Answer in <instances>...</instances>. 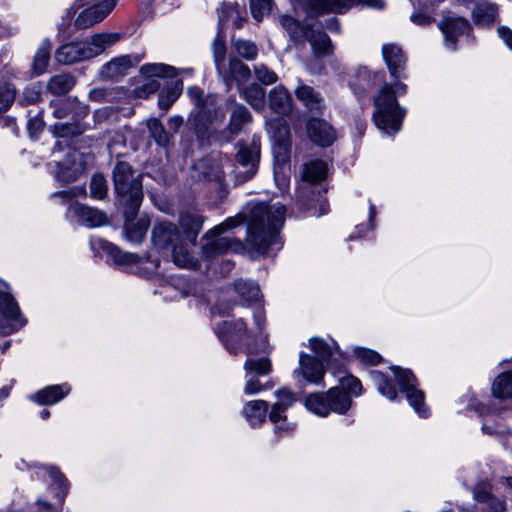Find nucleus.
Wrapping results in <instances>:
<instances>
[{"instance_id":"nucleus-53","label":"nucleus","mask_w":512,"mask_h":512,"mask_svg":"<svg viewBox=\"0 0 512 512\" xmlns=\"http://www.w3.org/2000/svg\"><path fill=\"white\" fill-rule=\"evenodd\" d=\"M213 60L218 72L226 64L227 47L223 37L217 36L212 42Z\"/></svg>"},{"instance_id":"nucleus-51","label":"nucleus","mask_w":512,"mask_h":512,"mask_svg":"<svg viewBox=\"0 0 512 512\" xmlns=\"http://www.w3.org/2000/svg\"><path fill=\"white\" fill-rule=\"evenodd\" d=\"M42 91L38 83L26 86L19 95L18 104L28 106L38 103L41 100Z\"/></svg>"},{"instance_id":"nucleus-56","label":"nucleus","mask_w":512,"mask_h":512,"mask_svg":"<svg viewBox=\"0 0 512 512\" xmlns=\"http://www.w3.org/2000/svg\"><path fill=\"white\" fill-rule=\"evenodd\" d=\"M160 88V82L156 78L144 77L143 82L135 87V94L139 98H147Z\"/></svg>"},{"instance_id":"nucleus-32","label":"nucleus","mask_w":512,"mask_h":512,"mask_svg":"<svg viewBox=\"0 0 512 512\" xmlns=\"http://www.w3.org/2000/svg\"><path fill=\"white\" fill-rule=\"evenodd\" d=\"M306 40L310 43L316 57H323L332 53L333 45L330 37L325 32L311 29Z\"/></svg>"},{"instance_id":"nucleus-59","label":"nucleus","mask_w":512,"mask_h":512,"mask_svg":"<svg viewBox=\"0 0 512 512\" xmlns=\"http://www.w3.org/2000/svg\"><path fill=\"white\" fill-rule=\"evenodd\" d=\"M474 498L479 503H483L486 505V509L491 508L492 500H499L496 497H493L490 494L488 486L486 484H478L473 490Z\"/></svg>"},{"instance_id":"nucleus-19","label":"nucleus","mask_w":512,"mask_h":512,"mask_svg":"<svg viewBox=\"0 0 512 512\" xmlns=\"http://www.w3.org/2000/svg\"><path fill=\"white\" fill-rule=\"evenodd\" d=\"M306 131L309 139L321 147H329L336 140L334 128L323 119H309L306 124Z\"/></svg>"},{"instance_id":"nucleus-28","label":"nucleus","mask_w":512,"mask_h":512,"mask_svg":"<svg viewBox=\"0 0 512 512\" xmlns=\"http://www.w3.org/2000/svg\"><path fill=\"white\" fill-rule=\"evenodd\" d=\"M225 105H218L217 97L207 95L202 105V110L198 112L197 118H206L210 124H222L225 120Z\"/></svg>"},{"instance_id":"nucleus-24","label":"nucleus","mask_w":512,"mask_h":512,"mask_svg":"<svg viewBox=\"0 0 512 512\" xmlns=\"http://www.w3.org/2000/svg\"><path fill=\"white\" fill-rule=\"evenodd\" d=\"M277 401L272 405L269 419L272 423L278 425L280 421H285V411L294 404L296 401L295 395L292 391L287 388L280 389L275 392ZM277 429H281V426H276Z\"/></svg>"},{"instance_id":"nucleus-45","label":"nucleus","mask_w":512,"mask_h":512,"mask_svg":"<svg viewBox=\"0 0 512 512\" xmlns=\"http://www.w3.org/2000/svg\"><path fill=\"white\" fill-rule=\"evenodd\" d=\"M244 370L248 374L256 376L268 375L272 370V363L268 357L248 358L244 364Z\"/></svg>"},{"instance_id":"nucleus-48","label":"nucleus","mask_w":512,"mask_h":512,"mask_svg":"<svg viewBox=\"0 0 512 512\" xmlns=\"http://www.w3.org/2000/svg\"><path fill=\"white\" fill-rule=\"evenodd\" d=\"M140 73L143 77H174L176 75V70L174 67L162 64H145L140 68Z\"/></svg>"},{"instance_id":"nucleus-40","label":"nucleus","mask_w":512,"mask_h":512,"mask_svg":"<svg viewBox=\"0 0 512 512\" xmlns=\"http://www.w3.org/2000/svg\"><path fill=\"white\" fill-rule=\"evenodd\" d=\"M310 348L323 364L324 362L330 363L335 352L338 351V346L335 343L330 345L322 338L310 339Z\"/></svg>"},{"instance_id":"nucleus-35","label":"nucleus","mask_w":512,"mask_h":512,"mask_svg":"<svg viewBox=\"0 0 512 512\" xmlns=\"http://www.w3.org/2000/svg\"><path fill=\"white\" fill-rule=\"evenodd\" d=\"M186 240H182L173 249L170 250L173 262L181 268L187 269H198L200 262L197 258L192 256L189 250L186 248Z\"/></svg>"},{"instance_id":"nucleus-39","label":"nucleus","mask_w":512,"mask_h":512,"mask_svg":"<svg viewBox=\"0 0 512 512\" xmlns=\"http://www.w3.org/2000/svg\"><path fill=\"white\" fill-rule=\"evenodd\" d=\"M492 394L499 399L512 398V371L500 374L492 384Z\"/></svg>"},{"instance_id":"nucleus-18","label":"nucleus","mask_w":512,"mask_h":512,"mask_svg":"<svg viewBox=\"0 0 512 512\" xmlns=\"http://www.w3.org/2000/svg\"><path fill=\"white\" fill-rule=\"evenodd\" d=\"M382 55L393 80L407 78L405 72L407 58L400 46L385 44L382 47Z\"/></svg>"},{"instance_id":"nucleus-9","label":"nucleus","mask_w":512,"mask_h":512,"mask_svg":"<svg viewBox=\"0 0 512 512\" xmlns=\"http://www.w3.org/2000/svg\"><path fill=\"white\" fill-rule=\"evenodd\" d=\"M225 109L230 115L229 123L220 132L219 137L221 140L229 143L240 134L245 125L252 121V115L244 105L237 103L233 97H229L225 101Z\"/></svg>"},{"instance_id":"nucleus-55","label":"nucleus","mask_w":512,"mask_h":512,"mask_svg":"<svg viewBox=\"0 0 512 512\" xmlns=\"http://www.w3.org/2000/svg\"><path fill=\"white\" fill-rule=\"evenodd\" d=\"M78 177L77 170L67 164V162H57L55 179L62 183H71Z\"/></svg>"},{"instance_id":"nucleus-20","label":"nucleus","mask_w":512,"mask_h":512,"mask_svg":"<svg viewBox=\"0 0 512 512\" xmlns=\"http://www.w3.org/2000/svg\"><path fill=\"white\" fill-rule=\"evenodd\" d=\"M115 5V0H104L102 3L83 10L75 20V27L77 29H87L101 22L113 10Z\"/></svg>"},{"instance_id":"nucleus-57","label":"nucleus","mask_w":512,"mask_h":512,"mask_svg":"<svg viewBox=\"0 0 512 512\" xmlns=\"http://www.w3.org/2000/svg\"><path fill=\"white\" fill-rule=\"evenodd\" d=\"M254 74L256 79L264 85H272L278 80L277 74L265 64L255 65Z\"/></svg>"},{"instance_id":"nucleus-6","label":"nucleus","mask_w":512,"mask_h":512,"mask_svg":"<svg viewBox=\"0 0 512 512\" xmlns=\"http://www.w3.org/2000/svg\"><path fill=\"white\" fill-rule=\"evenodd\" d=\"M120 38L119 33L94 34L89 41L71 42L60 46L55 52V59L64 65L89 60L102 54Z\"/></svg>"},{"instance_id":"nucleus-64","label":"nucleus","mask_w":512,"mask_h":512,"mask_svg":"<svg viewBox=\"0 0 512 512\" xmlns=\"http://www.w3.org/2000/svg\"><path fill=\"white\" fill-rule=\"evenodd\" d=\"M43 128L44 121L38 115L30 118L27 122V130L31 136L41 133Z\"/></svg>"},{"instance_id":"nucleus-11","label":"nucleus","mask_w":512,"mask_h":512,"mask_svg":"<svg viewBox=\"0 0 512 512\" xmlns=\"http://www.w3.org/2000/svg\"><path fill=\"white\" fill-rule=\"evenodd\" d=\"M151 240L157 249L170 251L183 240V237L176 224L160 221L153 226Z\"/></svg>"},{"instance_id":"nucleus-31","label":"nucleus","mask_w":512,"mask_h":512,"mask_svg":"<svg viewBox=\"0 0 512 512\" xmlns=\"http://www.w3.org/2000/svg\"><path fill=\"white\" fill-rule=\"evenodd\" d=\"M101 247L116 265H132L142 261V258L139 255L124 252L118 246L108 241L101 240Z\"/></svg>"},{"instance_id":"nucleus-34","label":"nucleus","mask_w":512,"mask_h":512,"mask_svg":"<svg viewBox=\"0 0 512 512\" xmlns=\"http://www.w3.org/2000/svg\"><path fill=\"white\" fill-rule=\"evenodd\" d=\"M268 406V402L264 400L249 401L243 409V414L251 426H258L265 422Z\"/></svg>"},{"instance_id":"nucleus-16","label":"nucleus","mask_w":512,"mask_h":512,"mask_svg":"<svg viewBox=\"0 0 512 512\" xmlns=\"http://www.w3.org/2000/svg\"><path fill=\"white\" fill-rule=\"evenodd\" d=\"M141 60L142 56L140 55H123L113 58L101 67L99 75L103 80L116 81L125 76L129 69L136 66Z\"/></svg>"},{"instance_id":"nucleus-5","label":"nucleus","mask_w":512,"mask_h":512,"mask_svg":"<svg viewBox=\"0 0 512 512\" xmlns=\"http://www.w3.org/2000/svg\"><path fill=\"white\" fill-rule=\"evenodd\" d=\"M215 332L229 353L234 355L242 349L247 355L269 354L272 350V346L266 341V338L261 345H258L256 341L255 343L250 341L251 332L243 318H238L235 321H223L217 324Z\"/></svg>"},{"instance_id":"nucleus-47","label":"nucleus","mask_w":512,"mask_h":512,"mask_svg":"<svg viewBox=\"0 0 512 512\" xmlns=\"http://www.w3.org/2000/svg\"><path fill=\"white\" fill-rule=\"evenodd\" d=\"M147 128L150 136L160 146H167L170 142V134L166 131L162 122L157 118H151L147 121Z\"/></svg>"},{"instance_id":"nucleus-33","label":"nucleus","mask_w":512,"mask_h":512,"mask_svg":"<svg viewBox=\"0 0 512 512\" xmlns=\"http://www.w3.org/2000/svg\"><path fill=\"white\" fill-rule=\"evenodd\" d=\"M280 22L294 43H304L311 30L289 15L282 16Z\"/></svg>"},{"instance_id":"nucleus-15","label":"nucleus","mask_w":512,"mask_h":512,"mask_svg":"<svg viewBox=\"0 0 512 512\" xmlns=\"http://www.w3.org/2000/svg\"><path fill=\"white\" fill-rule=\"evenodd\" d=\"M438 27L444 35L446 46L452 50H455L458 38L471 31L470 22L459 16L444 17Z\"/></svg>"},{"instance_id":"nucleus-7","label":"nucleus","mask_w":512,"mask_h":512,"mask_svg":"<svg viewBox=\"0 0 512 512\" xmlns=\"http://www.w3.org/2000/svg\"><path fill=\"white\" fill-rule=\"evenodd\" d=\"M308 17L317 18L328 13L343 14L353 6L382 9L383 0H292Z\"/></svg>"},{"instance_id":"nucleus-21","label":"nucleus","mask_w":512,"mask_h":512,"mask_svg":"<svg viewBox=\"0 0 512 512\" xmlns=\"http://www.w3.org/2000/svg\"><path fill=\"white\" fill-rule=\"evenodd\" d=\"M474 24L479 28H491L499 18V6L492 2H481L471 12Z\"/></svg>"},{"instance_id":"nucleus-46","label":"nucleus","mask_w":512,"mask_h":512,"mask_svg":"<svg viewBox=\"0 0 512 512\" xmlns=\"http://www.w3.org/2000/svg\"><path fill=\"white\" fill-rule=\"evenodd\" d=\"M232 47L234 48L237 55L247 61L254 60L258 55V47L257 45L245 39H233Z\"/></svg>"},{"instance_id":"nucleus-49","label":"nucleus","mask_w":512,"mask_h":512,"mask_svg":"<svg viewBox=\"0 0 512 512\" xmlns=\"http://www.w3.org/2000/svg\"><path fill=\"white\" fill-rule=\"evenodd\" d=\"M17 97V89L9 82L0 83V113L7 112Z\"/></svg>"},{"instance_id":"nucleus-41","label":"nucleus","mask_w":512,"mask_h":512,"mask_svg":"<svg viewBox=\"0 0 512 512\" xmlns=\"http://www.w3.org/2000/svg\"><path fill=\"white\" fill-rule=\"evenodd\" d=\"M370 376L380 394L387 397L389 400H395L397 398L395 386L383 372L372 370Z\"/></svg>"},{"instance_id":"nucleus-29","label":"nucleus","mask_w":512,"mask_h":512,"mask_svg":"<svg viewBox=\"0 0 512 512\" xmlns=\"http://www.w3.org/2000/svg\"><path fill=\"white\" fill-rule=\"evenodd\" d=\"M0 314L4 319L14 321L19 328L26 323V320L21 316L16 300L8 292H0Z\"/></svg>"},{"instance_id":"nucleus-23","label":"nucleus","mask_w":512,"mask_h":512,"mask_svg":"<svg viewBox=\"0 0 512 512\" xmlns=\"http://www.w3.org/2000/svg\"><path fill=\"white\" fill-rule=\"evenodd\" d=\"M124 216L126 218L124 225L125 239L131 243L140 244L144 240L150 225L149 218L144 216L136 220L137 215L130 217L125 212Z\"/></svg>"},{"instance_id":"nucleus-50","label":"nucleus","mask_w":512,"mask_h":512,"mask_svg":"<svg viewBox=\"0 0 512 512\" xmlns=\"http://www.w3.org/2000/svg\"><path fill=\"white\" fill-rule=\"evenodd\" d=\"M243 96L255 109H260L264 106L265 90L259 84L254 83L243 89Z\"/></svg>"},{"instance_id":"nucleus-26","label":"nucleus","mask_w":512,"mask_h":512,"mask_svg":"<svg viewBox=\"0 0 512 512\" xmlns=\"http://www.w3.org/2000/svg\"><path fill=\"white\" fill-rule=\"evenodd\" d=\"M270 108L281 115H287L292 111V97L287 88L282 85L274 87L268 96Z\"/></svg>"},{"instance_id":"nucleus-44","label":"nucleus","mask_w":512,"mask_h":512,"mask_svg":"<svg viewBox=\"0 0 512 512\" xmlns=\"http://www.w3.org/2000/svg\"><path fill=\"white\" fill-rule=\"evenodd\" d=\"M327 173V165L322 160H313L304 166L303 178L310 183L322 181Z\"/></svg>"},{"instance_id":"nucleus-13","label":"nucleus","mask_w":512,"mask_h":512,"mask_svg":"<svg viewBox=\"0 0 512 512\" xmlns=\"http://www.w3.org/2000/svg\"><path fill=\"white\" fill-rule=\"evenodd\" d=\"M237 147L236 160L243 167H247V170L244 172V180H249L257 171L260 157V140L254 136L251 143L241 141L238 142Z\"/></svg>"},{"instance_id":"nucleus-14","label":"nucleus","mask_w":512,"mask_h":512,"mask_svg":"<svg viewBox=\"0 0 512 512\" xmlns=\"http://www.w3.org/2000/svg\"><path fill=\"white\" fill-rule=\"evenodd\" d=\"M89 113L86 105H78L77 111L70 122H58L49 127V131L57 138H70L82 135L86 131V125L82 122Z\"/></svg>"},{"instance_id":"nucleus-12","label":"nucleus","mask_w":512,"mask_h":512,"mask_svg":"<svg viewBox=\"0 0 512 512\" xmlns=\"http://www.w3.org/2000/svg\"><path fill=\"white\" fill-rule=\"evenodd\" d=\"M217 74L225 83L227 91L231 89L233 83L241 88L251 78L250 68L236 57H231Z\"/></svg>"},{"instance_id":"nucleus-8","label":"nucleus","mask_w":512,"mask_h":512,"mask_svg":"<svg viewBox=\"0 0 512 512\" xmlns=\"http://www.w3.org/2000/svg\"><path fill=\"white\" fill-rule=\"evenodd\" d=\"M390 369L394 373L395 380L400 390L405 393L410 405L416 413L426 418L429 414V410L424 403V392L417 388L418 382L413 372L398 366H391Z\"/></svg>"},{"instance_id":"nucleus-30","label":"nucleus","mask_w":512,"mask_h":512,"mask_svg":"<svg viewBox=\"0 0 512 512\" xmlns=\"http://www.w3.org/2000/svg\"><path fill=\"white\" fill-rule=\"evenodd\" d=\"M295 96L310 111H321L323 108V97L311 86L300 83L295 89Z\"/></svg>"},{"instance_id":"nucleus-42","label":"nucleus","mask_w":512,"mask_h":512,"mask_svg":"<svg viewBox=\"0 0 512 512\" xmlns=\"http://www.w3.org/2000/svg\"><path fill=\"white\" fill-rule=\"evenodd\" d=\"M272 137L277 143L278 148L287 152L290 139V128L284 119H278L274 121L271 126Z\"/></svg>"},{"instance_id":"nucleus-58","label":"nucleus","mask_w":512,"mask_h":512,"mask_svg":"<svg viewBox=\"0 0 512 512\" xmlns=\"http://www.w3.org/2000/svg\"><path fill=\"white\" fill-rule=\"evenodd\" d=\"M354 355L361 362L369 365H377L383 360L380 354L373 350L365 348H355Z\"/></svg>"},{"instance_id":"nucleus-3","label":"nucleus","mask_w":512,"mask_h":512,"mask_svg":"<svg viewBox=\"0 0 512 512\" xmlns=\"http://www.w3.org/2000/svg\"><path fill=\"white\" fill-rule=\"evenodd\" d=\"M362 384L353 375L340 378V385L330 388L327 392L309 394L305 399L306 408L318 416L326 417L331 412L345 414L352 405L350 395L362 394Z\"/></svg>"},{"instance_id":"nucleus-10","label":"nucleus","mask_w":512,"mask_h":512,"mask_svg":"<svg viewBox=\"0 0 512 512\" xmlns=\"http://www.w3.org/2000/svg\"><path fill=\"white\" fill-rule=\"evenodd\" d=\"M241 223L238 218H228L220 225L210 230L206 237H213L210 241L202 246V253L207 259H212L231 247V239L221 236L226 230L234 228Z\"/></svg>"},{"instance_id":"nucleus-4","label":"nucleus","mask_w":512,"mask_h":512,"mask_svg":"<svg viewBox=\"0 0 512 512\" xmlns=\"http://www.w3.org/2000/svg\"><path fill=\"white\" fill-rule=\"evenodd\" d=\"M113 189L118 202L128 216L138 214L141 207L143 193V176L127 161L117 160L111 171Z\"/></svg>"},{"instance_id":"nucleus-60","label":"nucleus","mask_w":512,"mask_h":512,"mask_svg":"<svg viewBox=\"0 0 512 512\" xmlns=\"http://www.w3.org/2000/svg\"><path fill=\"white\" fill-rule=\"evenodd\" d=\"M270 4V0H251L250 9L253 18L261 21L263 16L269 12Z\"/></svg>"},{"instance_id":"nucleus-37","label":"nucleus","mask_w":512,"mask_h":512,"mask_svg":"<svg viewBox=\"0 0 512 512\" xmlns=\"http://www.w3.org/2000/svg\"><path fill=\"white\" fill-rule=\"evenodd\" d=\"M51 48V42L44 40L37 49L32 63V71L35 75L38 76L45 72L50 61Z\"/></svg>"},{"instance_id":"nucleus-43","label":"nucleus","mask_w":512,"mask_h":512,"mask_svg":"<svg viewBox=\"0 0 512 512\" xmlns=\"http://www.w3.org/2000/svg\"><path fill=\"white\" fill-rule=\"evenodd\" d=\"M21 464L25 465L27 468L37 467V468L44 470L50 476L52 481L56 485H58L60 491L57 494H58V496H60V501L63 499V497L68 489V482H67L66 478L64 477V475L60 472V470L57 467L38 465L36 463L33 465H28L24 460H21Z\"/></svg>"},{"instance_id":"nucleus-38","label":"nucleus","mask_w":512,"mask_h":512,"mask_svg":"<svg viewBox=\"0 0 512 512\" xmlns=\"http://www.w3.org/2000/svg\"><path fill=\"white\" fill-rule=\"evenodd\" d=\"M234 289L244 303L259 300L260 288L253 281L240 279L234 283Z\"/></svg>"},{"instance_id":"nucleus-52","label":"nucleus","mask_w":512,"mask_h":512,"mask_svg":"<svg viewBox=\"0 0 512 512\" xmlns=\"http://www.w3.org/2000/svg\"><path fill=\"white\" fill-rule=\"evenodd\" d=\"M90 195L94 199L102 200L107 196L108 185L103 174L97 173L90 180Z\"/></svg>"},{"instance_id":"nucleus-36","label":"nucleus","mask_w":512,"mask_h":512,"mask_svg":"<svg viewBox=\"0 0 512 512\" xmlns=\"http://www.w3.org/2000/svg\"><path fill=\"white\" fill-rule=\"evenodd\" d=\"M76 84L75 77L70 73L57 74L51 77L47 83V89L54 95L68 93Z\"/></svg>"},{"instance_id":"nucleus-17","label":"nucleus","mask_w":512,"mask_h":512,"mask_svg":"<svg viewBox=\"0 0 512 512\" xmlns=\"http://www.w3.org/2000/svg\"><path fill=\"white\" fill-rule=\"evenodd\" d=\"M67 216L87 227L102 226L108 222L106 214L96 208L72 202L67 211Z\"/></svg>"},{"instance_id":"nucleus-1","label":"nucleus","mask_w":512,"mask_h":512,"mask_svg":"<svg viewBox=\"0 0 512 512\" xmlns=\"http://www.w3.org/2000/svg\"><path fill=\"white\" fill-rule=\"evenodd\" d=\"M377 85H382V87L373 99L375 108L372 115L373 120L377 128L386 134H396L402 127L406 109L399 105L393 92V86L386 83L385 73L383 71L373 72L366 67H360L350 80V87L359 98L365 96L371 88Z\"/></svg>"},{"instance_id":"nucleus-25","label":"nucleus","mask_w":512,"mask_h":512,"mask_svg":"<svg viewBox=\"0 0 512 512\" xmlns=\"http://www.w3.org/2000/svg\"><path fill=\"white\" fill-rule=\"evenodd\" d=\"M299 371L307 381L318 384L322 381L325 369L322 361L305 353L300 354Z\"/></svg>"},{"instance_id":"nucleus-61","label":"nucleus","mask_w":512,"mask_h":512,"mask_svg":"<svg viewBox=\"0 0 512 512\" xmlns=\"http://www.w3.org/2000/svg\"><path fill=\"white\" fill-rule=\"evenodd\" d=\"M255 325L258 329V336L256 337V342H258V345H261L262 341L267 338V335L263 334V331L265 329V323H266V317L264 309L261 307H258L255 309L253 314ZM268 342V339H266Z\"/></svg>"},{"instance_id":"nucleus-2","label":"nucleus","mask_w":512,"mask_h":512,"mask_svg":"<svg viewBox=\"0 0 512 512\" xmlns=\"http://www.w3.org/2000/svg\"><path fill=\"white\" fill-rule=\"evenodd\" d=\"M282 204L254 203L241 214L247 223L246 243L256 255L267 256L282 248L280 230L285 222Z\"/></svg>"},{"instance_id":"nucleus-63","label":"nucleus","mask_w":512,"mask_h":512,"mask_svg":"<svg viewBox=\"0 0 512 512\" xmlns=\"http://www.w3.org/2000/svg\"><path fill=\"white\" fill-rule=\"evenodd\" d=\"M82 194H85V189L80 186H75L67 191H57L52 194V197H59L63 200V203H66Z\"/></svg>"},{"instance_id":"nucleus-22","label":"nucleus","mask_w":512,"mask_h":512,"mask_svg":"<svg viewBox=\"0 0 512 512\" xmlns=\"http://www.w3.org/2000/svg\"><path fill=\"white\" fill-rule=\"evenodd\" d=\"M179 223L183 230L181 233L183 239L189 244L195 245L204 223V217L198 212L187 211L180 215Z\"/></svg>"},{"instance_id":"nucleus-62","label":"nucleus","mask_w":512,"mask_h":512,"mask_svg":"<svg viewBox=\"0 0 512 512\" xmlns=\"http://www.w3.org/2000/svg\"><path fill=\"white\" fill-rule=\"evenodd\" d=\"M53 116L58 119L66 118L72 112V104L68 101H57L52 103Z\"/></svg>"},{"instance_id":"nucleus-27","label":"nucleus","mask_w":512,"mask_h":512,"mask_svg":"<svg viewBox=\"0 0 512 512\" xmlns=\"http://www.w3.org/2000/svg\"><path fill=\"white\" fill-rule=\"evenodd\" d=\"M70 392L67 384L47 386L34 395L31 399L39 405H53L65 398Z\"/></svg>"},{"instance_id":"nucleus-54","label":"nucleus","mask_w":512,"mask_h":512,"mask_svg":"<svg viewBox=\"0 0 512 512\" xmlns=\"http://www.w3.org/2000/svg\"><path fill=\"white\" fill-rule=\"evenodd\" d=\"M182 91L178 84L168 88L159 94L158 106L164 112H167L174 102L178 99Z\"/></svg>"}]
</instances>
